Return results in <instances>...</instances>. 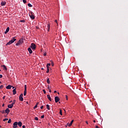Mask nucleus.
<instances>
[{
    "label": "nucleus",
    "instance_id": "1",
    "mask_svg": "<svg viewBox=\"0 0 128 128\" xmlns=\"http://www.w3.org/2000/svg\"><path fill=\"white\" fill-rule=\"evenodd\" d=\"M16 39L15 37H12V40L8 42H7L6 46H10V44H13V42H16Z\"/></svg>",
    "mask_w": 128,
    "mask_h": 128
},
{
    "label": "nucleus",
    "instance_id": "2",
    "mask_svg": "<svg viewBox=\"0 0 128 128\" xmlns=\"http://www.w3.org/2000/svg\"><path fill=\"white\" fill-rule=\"evenodd\" d=\"M16 102V100H13V102H12V104H8V108H12L14 106V105L15 104Z\"/></svg>",
    "mask_w": 128,
    "mask_h": 128
},
{
    "label": "nucleus",
    "instance_id": "3",
    "mask_svg": "<svg viewBox=\"0 0 128 128\" xmlns=\"http://www.w3.org/2000/svg\"><path fill=\"white\" fill-rule=\"evenodd\" d=\"M24 41H23V39H20L18 42H16V46H20V44H23Z\"/></svg>",
    "mask_w": 128,
    "mask_h": 128
},
{
    "label": "nucleus",
    "instance_id": "4",
    "mask_svg": "<svg viewBox=\"0 0 128 128\" xmlns=\"http://www.w3.org/2000/svg\"><path fill=\"white\" fill-rule=\"evenodd\" d=\"M30 47L32 50H35V49L36 48V46L35 44H32L30 45Z\"/></svg>",
    "mask_w": 128,
    "mask_h": 128
},
{
    "label": "nucleus",
    "instance_id": "5",
    "mask_svg": "<svg viewBox=\"0 0 128 128\" xmlns=\"http://www.w3.org/2000/svg\"><path fill=\"white\" fill-rule=\"evenodd\" d=\"M26 92H27V86H26V85H24V96L26 95Z\"/></svg>",
    "mask_w": 128,
    "mask_h": 128
},
{
    "label": "nucleus",
    "instance_id": "6",
    "mask_svg": "<svg viewBox=\"0 0 128 128\" xmlns=\"http://www.w3.org/2000/svg\"><path fill=\"white\" fill-rule=\"evenodd\" d=\"M19 100L20 101H24L23 94H20L19 96Z\"/></svg>",
    "mask_w": 128,
    "mask_h": 128
},
{
    "label": "nucleus",
    "instance_id": "7",
    "mask_svg": "<svg viewBox=\"0 0 128 128\" xmlns=\"http://www.w3.org/2000/svg\"><path fill=\"white\" fill-rule=\"evenodd\" d=\"M54 100H55V102L56 103H58V101H60V98L58 96H55L54 98Z\"/></svg>",
    "mask_w": 128,
    "mask_h": 128
},
{
    "label": "nucleus",
    "instance_id": "8",
    "mask_svg": "<svg viewBox=\"0 0 128 128\" xmlns=\"http://www.w3.org/2000/svg\"><path fill=\"white\" fill-rule=\"evenodd\" d=\"M29 15H30V18H32V19H34L35 18V16H34V14H29Z\"/></svg>",
    "mask_w": 128,
    "mask_h": 128
},
{
    "label": "nucleus",
    "instance_id": "9",
    "mask_svg": "<svg viewBox=\"0 0 128 128\" xmlns=\"http://www.w3.org/2000/svg\"><path fill=\"white\" fill-rule=\"evenodd\" d=\"M18 122H14V126L15 128H18Z\"/></svg>",
    "mask_w": 128,
    "mask_h": 128
},
{
    "label": "nucleus",
    "instance_id": "10",
    "mask_svg": "<svg viewBox=\"0 0 128 128\" xmlns=\"http://www.w3.org/2000/svg\"><path fill=\"white\" fill-rule=\"evenodd\" d=\"M6 1H2L1 2V6H5L6 5Z\"/></svg>",
    "mask_w": 128,
    "mask_h": 128
},
{
    "label": "nucleus",
    "instance_id": "11",
    "mask_svg": "<svg viewBox=\"0 0 128 128\" xmlns=\"http://www.w3.org/2000/svg\"><path fill=\"white\" fill-rule=\"evenodd\" d=\"M10 31V27H7L6 28V32H4V34H7Z\"/></svg>",
    "mask_w": 128,
    "mask_h": 128
},
{
    "label": "nucleus",
    "instance_id": "12",
    "mask_svg": "<svg viewBox=\"0 0 128 128\" xmlns=\"http://www.w3.org/2000/svg\"><path fill=\"white\" fill-rule=\"evenodd\" d=\"M28 50L30 54H32L33 52H32V50L31 48H28Z\"/></svg>",
    "mask_w": 128,
    "mask_h": 128
},
{
    "label": "nucleus",
    "instance_id": "13",
    "mask_svg": "<svg viewBox=\"0 0 128 128\" xmlns=\"http://www.w3.org/2000/svg\"><path fill=\"white\" fill-rule=\"evenodd\" d=\"M5 112L6 114H9L10 112V110L9 108L6 109Z\"/></svg>",
    "mask_w": 128,
    "mask_h": 128
},
{
    "label": "nucleus",
    "instance_id": "14",
    "mask_svg": "<svg viewBox=\"0 0 128 128\" xmlns=\"http://www.w3.org/2000/svg\"><path fill=\"white\" fill-rule=\"evenodd\" d=\"M47 98L50 101H52V100L50 95H47Z\"/></svg>",
    "mask_w": 128,
    "mask_h": 128
},
{
    "label": "nucleus",
    "instance_id": "15",
    "mask_svg": "<svg viewBox=\"0 0 128 128\" xmlns=\"http://www.w3.org/2000/svg\"><path fill=\"white\" fill-rule=\"evenodd\" d=\"M47 28H48V31H50V24H48Z\"/></svg>",
    "mask_w": 128,
    "mask_h": 128
},
{
    "label": "nucleus",
    "instance_id": "16",
    "mask_svg": "<svg viewBox=\"0 0 128 128\" xmlns=\"http://www.w3.org/2000/svg\"><path fill=\"white\" fill-rule=\"evenodd\" d=\"M2 67H3L4 70H8V68H6V65H2Z\"/></svg>",
    "mask_w": 128,
    "mask_h": 128
},
{
    "label": "nucleus",
    "instance_id": "17",
    "mask_svg": "<svg viewBox=\"0 0 128 128\" xmlns=\"http://www.w3.org/2000/svg\"><path fill=\"white\" fill-rule=\"evenodd\" d=\"M11 88H12V86H10V85H8V86H6V88L7 90H10Z\"/></svg>",
    "mask_w": 128,
    "mask_h": 128
},
{
    "label": "nucleus",
    "instance_id": "18",
    "mask_svg": "<svg viewBox=\"0 0 128 128\" xmlns=\"http://www.w3.org/2000/svg\"><path fill=\"white\" fill-rule=\"evenodd\" d=\"M16 89L14 88L13 90V95H16Z\"/></svg>",
    "mask_w": 128,
    "mask_h": 128
},
{
    "label": "nucleus",
    "instance_id": "19",
    "mask_svg": "<svg viewBox=\"0 0 128 128\" xmlns=\"http://www.w3.org/2000/svg\"><path fill=\"white\" fill-rule=\"evenodd\" d=\"M51 86H49V85H48V88L49 90V92H52V90H51V88H50Z\"/></svg>",
    "mask_w": 128,
    "mask_h": 128
},
{
    "label": "nucleus",
    "instance_id": "20",
    "mask_svg": "<svg viewBox=\"0 0 128 128\" xmlns=\"http://www.w3.org/2000/svg\"><path fill=\"white\" fill-rule=\"evenodd\" d=\"M22 122H18V126H20V127H21L22 126Z\"/></svg>",
    "mask_w": 128,
    "mask_h": 128
},
{
    "label": "nucleus",
    "instance_id": "21",
    "mask_svg": "<svg viewBox=\"0 0 128 128\" xmlns=\"http://www.w3.org/2000/svg\"><path fill=\"white\" fill-rule=\"evenodd\" d=\"M46 108H47V109L48 110H50V106H49V104H46Z\"/></svg>",
    "mask_w": 128,
    "mask_h": 128
},
{
    "label": "nucleus",
    "instance_id": "22",
    "mask_svg": "<svg viewBox=\"0 0 128 128\" xmlns=\"http://www.w3.org/2000/svg\"><path fill=\"white\" fill-rule=\"evenodd\" d=\"M47 83H48V84H50V80L49 78H47Z\"/></svg>",
    "mask_w": 128,
    "mask_h": 128
},
{
    "label": "nucleus",
    "instance_id": "23",
    "mask_svg": "<svg viewBox=\"0 0 128 128\" xmlns=\"http://www.w3.org/2000/svg\"><path fill=\"white\" fill-rule=\"evenodd\" d=\"M47 68V71H46V73H48L49 72H50V68H49V67H46Z\"/></svg>",
    "mask_w": 128,
    "mask_h": 128
},
{
    "label": "nucleus",
    "instance_id": "24",
    "mask_svg": "<svg viewBox=\"0 0 128 128\" xmlns=\"http://www.w3.org/2000/svg\"><path fill=\"white\" fill-rule=\"evenodd\" d=\"M60 114H61V116H62V109H60Z\"/></svg>",
    "mask_w": 128,
    "mask_h": 128
},
{
    "label": "nucleus",
    "instance_id": "25",
    "mask_svg": "<svg viewBox=\"0 0 128 128\" xmlns=\"http://www.w3.org/2000/svg\"><path fill=\"white\" fill-rule=\"evenodd\" d=\"M28 6H30V8H32V4H30V3H28Z\"/></svg>",
    "mask_w": 128,
    "mask_h": 128
},
{
    "label": "nucleus",
    "instance_id": "26",
    "mask_svg": "<svg viewBox=\"0 0 128 128\" xmlns=\"http://www.w3.org/2000/svg\"><path fill=\"white\" fill-rule=\"evenodd\" d=\"M50 63H48V64H46V67H50Z\"/></svg>",
    "mask_w": 128,
    "mask_h": 128
},
{
    "label": "nucleus",
    "instance_id": "27",
    "mask_svg": "<svg viewBox=\"0 0 128 128\" xmlns=\"http://www.w3.org/2000/svg\"><path fill=\"white\" fill-rule=\"evenodd\" d=\"M20 22H21L22 23H24L25 20H20Z\"/></svg>",
    "mask_w": 128,
    "mask_h": 128
},
{
    "label": "nucleus",
    "instance_id": "28",
    "mask_svg": "<svg viewBox=\"0 0 128 128\" xmlns=\"http://www.w3.org/2000/svg\"><path fill=\"white\" fill-rule=\"evenodd\" d=\"M7 120H8V118H4V121L5 122V121H6Z\"/></svg>",
    "mask_w": 128,
    "mask_h": 128
},
{
    "label": "nucleus",
    "instance_id": "29",
    "mask_svg": "<svg viewBox=\"0 0 128 128\" xmlns=\"http://www.w3.org/2000/svg\"><path fill=\"white\" fill-rule=\"evenodd\" d=\"M12 122V120L10 118L8 122V124H10V122Z\"/></svg>",
    "mask_w": 128,
    "mask_h": 128
},
{
    "label": "nucleus",
    "instance_id": "30",
    "mask_svg": "<svg viewBox=\"0 0 128 128\" xmlns=\"http://www.w3.org/2000/svg\"><path fill=\"white\" fill-rule=\"evenodd\" d=\"M36 108H37V105H36V104L34 106V110H36Z\"/></svg>",
    "mask_w": 128,
    "mask_h": 128
},
{
    "label": "nucleus",
    "instance_id": "31",
    "mask_svg": "<svg viewBox=\"0 0 128 128\" xmlns=\"http://www.w3.org/2000/svg\"><path fill=\"white\" fill-rule=\"evenodd\" d=\"M43 92H44V94H46V92L45 90H43Z\"/></svg>",
    "mask_w": 128,
    "mask_h": 128
},
{
    "label": "nucleus",
    "instance_id": "32",
    "mask_svg": "<svg viewBox=\"0 0 128 128\" xmlns=\"http://www.w3.org/2000/svg\"><path fill=\"white\" fill-rule=\"evenodd\" d=\"M44 118V114H43L41 118Z\"/></svg>",
    "mask_w": 128,
    "mask_h": 128
},
{
    "label": "nucleus",
    "instance_id": "33",
    "mask_svg": "<svg viewBox=\"0 0 128 128\" xmlns=\"http://www.w3.org/2000/svg\"><path fill=\"white\" fill-rule=\"evenodd\" d=\"M23 2L24 4L26 3V0H23Z\"/></svg>",
    "mask_w": 128,
    "mask_h": 128
},
{
    "label": "nucleus",
    "instance_id": "34",
    "mask_svg": "<svg viewBox=\"0 0 128 128\" xmlns=\"http://www.w3.org/2000/svg\"><path fill=\"white\" fill-rule=\"evenodd\" d=\"M72 126V122H70L69 124H68V126Z\"/></svg>",
    "mask_w": 128,
    "mask_h": 128
},
{
    "label": "nucleus",
    "instance_id": "35",
    "mask_svg": "<svg viewBox=\"0 0 128 128\" xmlns=\"http://www.w3.org/2000/svg\"><path fill=\"white\" fill-rule=\"evenodd\" d=\"M4 86L3 85H1V86H0V88H3Z\"/></svg>",
    "mask_w": 128,
    "mask_h": 128
},
{
    "label": "nucleus",
    "instance_id": "36",
    "mask_svg": "<svg viewBox=\"0 0 128 128\" xmlns=\"http://www.w3.org/2000/svg\"><path fill=\"white\" fill-rule=\"evenodd\" d=\"M2 114H4L5 113V111H4V110H2Z\"/></svg>",
    "mask_w": 128,
    "mask_h": 128
},
{
    "label": "nucleus",
    "instance_id": "37",
    "mask_svg": "<svg viewBox=\"0 0 128 128\" xmlns=\"http://www.w3.org/2000/svg\"><path fill=\"white\" fill-rule=\"evenodd\" d=\"M46 52H44V56H46Z\"/></svg>",
    "mask_w": 128,
    "mask_h": 128
},
{
    "label": "nucleus",
    "instance_id": "38",
    "mask_svg": "<svg viewBox=\"0 0 128 128\" xmlns=\"http://www.w3.org/2000/svg\"><path fill=\"white\" fill-rule=\"evenodd\" d=\"M2 78V74H0V78Z\"/></svg>",
    "mask_w": 128,
    "mask_h": 128
},
{
    "label": "nucleus",
    "instance_id": "39",
    "mask_svg": "<svg viewBox=\"0 0 128 128\" xmlns=\"http://www.w3.org/2000/svg\"><path fill=\"white\" fill-rule=\"evenodd\" d=\"M35 120H38V118H35Z\"/></svg>",
    "mask_w": 128,
    "mask_h": 128
},
{
    "label": "nucleus",
    "instance_id": "40",
    "mask_svg": "<svg viewBox=\"0 0 128 128\" xmlns=\"http://www.w3.org/2000/svg\"><path fill=\"white\" fill-rule=\"evenodd\" d=\"M73 122H74V120H72L71 121V125H72V124Z\"/></svg>",
    "mask_w": 128,
    "mask_h": 128
},
{
    "label": "nucleus",
    "instance_id": "41",
    "mask_svg": "<svg viewBox=\"0 0 128 128\" xmlns=\"http://www.w3.org/2000/svg\"><path fill=\"white\" fill-rule=\"evenodd\" d=\"M43 108H44V106H40L41 110H42Z\"/></svg>",
    "mask_w": 128,
    "mask_h": 128
},
{
    "label": "nucleus",
    "instance_id": "42",
    "mask_svg": "<svg viewBox=\"0 0 128 128\" xmlns=\"http://www.w3.org/2000/svg\"><path fill=\"white\" fill-rule=\"evenodd\" d=\"M54 22H56V23H58V20H54Z\"/></svg>",
    "mask_w": 128,
    "mask_h": 128
},
{
    "label": "nucleus",
    "instance_id": "43",
    "mask_svg": "<svg viewBox=\"0 0 128 128\" xmlns=\"http://www.w3.org/2000/svg\"><path fill=\"white\" fill-rule=\"evenodd\" d=\"M5 98H6V96H3V100H5Z\"/></svg>",
    "mask_w": 128,
    "mask_h": 128
},
{
    "label": "nucleus",
    "instance_id": "44",
    "mask_svg": "<svg viewBox=\"0 0 128 128\" xmlns=\"http://www.w3.org/2000/svg\"><path fill=\"white\" fill-rule=\"evenodd\" d=\"M22 128H26V126H22Z\"/></svg>",
    "mask_w": 128,
    "mask_h": 128
},
{
    "label": "nucleus",
    "instance_id": "45",
    "mask_svg": "<svg viewBox=\"0 0 128 128\" xmlns=\"http://www.w3.org/2000/svg\"><path fill=\"white\" fill-rule=\"evenodd\" d=\"M96 128H100V127L98 126H96Z\"/></svg>",
    "mask_w": 128,
    "mask_h": 128
},
{
    "label": "nucleus",
    "instance_id": "46",
    "mask_svg": "<svg viewBox=\"0 0 128 128\" xmlns=\"http://www.w3.org/2000/svg\"><path fill=\"white\" fill-rule=\"evenodd\" d=\"M66 100H68V96L67 95H66Z\"/></svg>",
    "mask_w": 128,
    "mask_h": 128
},
{
    "label": "nucleus",
    "instance_id": "47",
    "mask_svg": "<svg viewBox=\"0 0 128 128\" xmlns=\"http://www.w3.org/2000/svg\"><path fill=\"white\" fill-rule=\"evenodd\" d=\"M38 103H36V108H38Z\"/></svg>",
    "mask_w": 128,
    "mask_h": 128
},
{
    "label": "nucleus",
    "instance_id": "48",
    "mask_svg": "<svg viewBox=\"0 0 128 128\" xmlns=\"http://www.w3.org/2000/svg\"><path fill=\"white\" fill-rule=\"evenodd\" d=\"M57 91L56 90H54V93H56Z\"/></svg>",
    "mask_w": 128,
    "mask_h": 128
},
{
    "label": "nucleus",
    "instance_id": "49",
    "mask_svg": "<svg viewBox=\"0 0 128 128\" xmlns=\"http://www.w3.org/2000/svg\"><path fill=\"white\" fill-rule=\"evenodd\" d=\"M86 123L87 124H88V121H86Z\"/></svg>",
    "mask_w": 128,
    "mask_h": 128
},
{
    "label": "nucleus",
    "instance_id": "50",
    "mask_svg": "<svg viewBox=\"0 0 128 128\" xmlns=\"http://www.w3.org/2000/svg\"><path fill=\"white\" fill-rule=\"evenodd\" d=\"M12 102V100L11 101H10V103H11Z\"/></svg>",
    "mask_w": 128,
    "mask_h": 128
},
{
    "label": "nucleus",
    "instance_id": "51",
    "mask_svg": "<svg viewBox=\"0 0 128 128\" xmlns=\"http://www.w3.org/2000/svg\"><path fill=\"white\" fill-rule=\"evenodd\" d=\"M2 106H4V104H3Z\"/></svg>",
    "mask_w": 128,
    "mask_h": 128
},
{
    "label": "nucleus",
    "instance_id": "52",
    "mask_svg": "<svg viewBox=\"0 0 128 128\" xmlns=\"http://www.w3.org/2000/svg\"><path fill=\"white\" fill-rule=\"evenodd\" d=\"M12 88L14 89V86H12Z\"/></svg>",
    "mask_w": 128,
    "mask_h": 128
},
{
    "label": "nucleus",
    "instance_id": "53",
    "mask_svg": "<svg viewBox=\"0 0 128 128\" xmlns=\"http://www.w3.org/2000/svg\"><path fill=\"white\" fill-rule=\"evenodd\" d=\"M13 128H16V127L14 126Z\"/></svg>",
    "mask_w": 128,
    "mask_h": 128
},
{
    "label": "nucleus",
    "instance_id": "54",
    "mask_svg": "<svg viewBox=\"0 0 128 128\" xmlns=\"http://www.w3.org/2000/svg\"><path fill=\"white\" fill-rule=\"evenodd\" d=\"M94 122H96V120H94Z\"/></svg>",
    "mask_w": 128,
    "mask_h": 128
},
{
    "label": "nucleus",
    "instance_id": "55",
    "mask_svg": "<svg viewBox=\"0 0 128 128\" xmlns=\"http://www.w3.org/2000/svg\"><path fill=\"white\" fill-rule=\"evenodd\" d=\"M54 64H52V66H54Z\"/></svg>",
    "mask_w": 128,
    "mask_h": 128
},
{
    "label": "nucleus",
    "instance_id": "56",
    "mask_svg": "<svg viewBox=\"0 0 128 128\" xmlns=\"http://www.w3.org/2000/svg\"><path fill=\"white\" fill-rule=\"evenodd\" d=\"M42 70H44V68H42Z\"/></svg>",
    "mask_w": 128,
    "mask_h": 128
},
{
    "label": "nucleus",
    "instance_id": "57",
    "mask_svg": "<svg viewBox=\"0 0 128 128\" xmlns=\"http://www.w3.org/2000/svg\"><path fill=\"white\" fill-rule=\"evenodd\" d=\"M0 128H2V126H0Z\"/></svg>",
    "mask_w": 128,
    "mask_h": 128
},
{
    "label": "nucleus",
    "instance_id": "58",
    "mask_svg": "<svg viewBox=\"0 0 128 128\" xmlns=\"http://www.w3.org/2000/svg\"><path fill=\"white\" fill-rule=\"evenodd\" d=\"M0 83H2L1 81H0Z\"/></svg>",
    "mask_w": 128,
    "mask_h": 128
},
{
    "label": "nucleus",
    "instance_id": "59",
    "mask_svg": "<svg viewBox=\"0 0 128 128\" xmlns=\"http://www.w3.org/2000/svg\"><path fill=\"white\" fill-rule=\"evenodd\" d=\"M58 94H59V92H58Z\"/></svg>",
    "mask_w": 128,
    "mask_h": 128
}]
</instances>
